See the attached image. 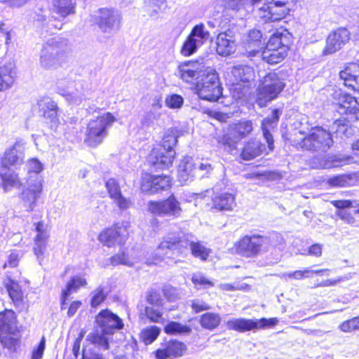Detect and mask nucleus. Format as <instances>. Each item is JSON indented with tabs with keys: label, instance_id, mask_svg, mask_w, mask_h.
<instances>
[{
	"label": "nucleus",
	"instance_id": "1",
	"mask_svg": "<svg viewBox=\"0 0 359 359\" xmlns=\"http://www.w3.org/2000/svg\"><path fill=\"white\" fill-rule=\"evenodd\" d=\"M25 167L27 176L20 198L26 210L32 212L43 189V179L40 173L43 170V165L39 159L33 158L27 162Z\"/></svg>",
	"mask_w": 359,
	"mask_h": 359
},
{
	"label": "nucleus",
	"instance_id": "2",
	"mask_svg": "<svg viewBox=\"0 0 359 359\" xmlns=\"http://www.w3.org/2000/svg\"><path fill=\"white\" fill-rule=\"evenodd\" d=\"M116 121L110 112L91 118L88 123L84 142L90 147L100 145L108 135V130Z\"/></svg>",
	"mask_w": 359,
	"mask_h": 359
},
{
	"label": "nucleus",
	"instance_id": "3",
	"mask_svg": "<svg viewBox=\"0 0 359 359\" xmlns=\"http://www.w3.org/2000/svg\"><path fill=\"white\" fill-rule=\"evenodd\" d=\"M285 79L279 72H269L263 79L257 88V104L265 107L267 103L276 99L285 87Z\"/></svg>",
	"mask_w": 359,
	"mask_h": 359
},
{
	"label": "nucleus",
	"instance_id": "4",
	"mask_svg": "<svg viewBox=\"0 0 359 359\" xmlns=\"http://www.w3.org/2000/svg\"><path fill=\"white\" fill-rule=\"evenodd\" d=\"M177 142V139L174 134L164 135L161 146L154 149L148 157V162L154 169L163 170L172 165L175 156L173 147Z\"/></svg>",
	"mask_w": 359,
	"mask_h": 359
},
{
	"label": "nucleus",
	"instance_id": "5",
	"mask_svg": "<svg viewBox=\"0 0 359 359\" xmlns=\"http://www.w3.org/2000/svg\"><path fill=\"white\" fill-rule=\"evenodd\" d=\"M332 144L331 133L320 126L312 128L306 136L292 143L298 149L321 151H326Z\"/></svg>",
	"mask_w": 359,
	"mask_h": 359
},
{
	"label": "nucleus",
	"instance_id": "6",
	"mask_svg": "<svg viewBox=\"0 0 359 359\" xmlns=\"http://www.w3.org/2000/svg\"><path fill=\"white\" fill-rule=\"evenodd\" d=\"M67 47V41L51 38L46 41L40 55V65L44 69L56 67L62 61Z\"/></svg>",
	"mask_w": 359,
	"mask_h": 359
},
{
	"label": "nucleus",
	"instance_id": "7",
	"mask_svg": "<svg viewBox=\"0 0 359 359\" xmlns=\"http://www.w3.org/2000/svg\"><path fill=\"white\" fill-rule=\"evenodd\" d=\"M88 83L85 81L69 82L66 88L57 83V93L72 105H79L90 95Z\"/></svg>",
	"mask_w": 359,
	"mask_h": 359
},
{
	"label": "nucleus",
	"instance_id": "8",
	"mask_svg": "<svg viewBox=\"0 0 359 359\" xmlns=\"http://www.w3.org/2000/svg\"><path fill=\"white\" fill-rule=\"evenodd\" d=\"M210 37V32L205 29L204 24L196 25L184 41L180 49V53L184 57L194 55L200 47L209 40Z\"/></svg>",
	"mask_w": 359,
	"mask_h": 359
},
{
	"label": "nucleus",
	"instance_id": "9",
	"mask_svg": "<svg viewBox=\"0 0 359 359\" xmlns=\"http://www.w3.org/2000/svg\"><path fill=\"white\" fill-rule=\"evenodd\" d=\"M278 322L277 318H261L259 320L232 318L226 322V327L229 330L245 332L257 329L271 327L276 325Z\"/></svg>",
	"mask_w": 359,
	"mask_h": 359
},
{
	"label": "nucleus",
	"instance_id": "10",
	"mask_svg": "<svg viewBox=\"0 0 359 359\" xmlns=\"http://www.w3.org/2000/svg\"><path fill=\"white\" fill-rule=\"evenodd\" d=\"M127 226V222H118L102 231L98 236V240L107 247L123 245L128 236Z\"/></svg>",
	"mask_w": 359,
	"mask_h": 359
},
{
	"label": "nucleus",
	"instance_id": "11",
	"mask_svg": "<svg viewBox=\"0 0 359 359\" xmlns=\"http://www.w3.org/2000/svg\"><path fill=\"white\" fill-rule=\"evenodd\" d=\"M180 203L173 194L168 198L157 201H150L148 205L149 211L157 216L180 215L182 209Z\"/></svg>",
	"mask_w": 359,
	"mask_h": 359
},
{
	"label": "nucleus",
	"instance_id": "12",
	"mask_svg": "<svg viewBox=\"0 0 359 359\" xmlns=\"http://www.w3.org/2000/svg\"><path fill=\"white\" fill-rule=\"evenodd\" d=\"M267 36L260 29H250L243 39V48L248 57H255L261 53L266 44Z\"/></svg>",
	"mask_w": 359,
	"mask_h": 359
},
{
	"label": "nucleus",
	"instance_id": "13",
	"mask_svg": "<svg viewBox=\"0 0 359 359\" xmlns=\"http://www.w3.org/2000/svg\"><path fill=\"white\" fill-rule=\"evenodd\" d=\"M171 179L168 175L145 174L142 177L141 190L147 194H158L170 187Z\"/></svg>",
	"mask_w": 359,
	"mask_h": 359
},
{
	"label": "nucleus",
	"instance_id": "14",
	"mask_svg": "<svg viewBox=\"0 0 359 359\" xmlns=\"http://www.w3.org/2000/svg\"><path fill=\"white\" fill-rule=\"evenodd\" d=\"M350 34V32L344 27L331 32L326 39L323 54L331 55L341 50L349 41Z\"/></svg>",
	"mask_w": 359,
	"mask_h": 359
},
{
	"label": "nucleus",
	"instance_id": "15",
	"mask_svg": "<svg viewBox=\"0 0 359 359\" xmlns=\"http://www.w3.org/2000/svg\"><path fill=\"white\" fill-rule=\"evenodd\" d=\"M121 16L117 10L102 8L97 24L103 33L113 34L121 27Z\"/></svg>",
	"mask_w": 359,
	"mask_h": 359
},
{
	"label": "nucleus",
	"instance_id": "16",
	"mask_svg": "<svg viewBox=\"0 0 359 359\" xmlns=\"http://www.w3.org/2000/svg\"><path fill=\"white\" fill-rule=\"evenodd\" d=\"M95 320L103 334H112L116 330L123 327L122 320L107 309L101 311L96 316Z\"/></svg>",
	"mask_w": 359,
	"mask_h": 359
},
{
	"label": "nucleus",
	"instance_id": "17",
	"mask_svg": "<svg viewBox=\"0 0 359 359\" xmlns=\"http://www.w3.org/2000/svg\"><path fill=\"white\" fill-rule=\"evenodd\" d=\"M282 114L283 107L276 108L272 110L270 115L267 116L262 121V134L267 143L269 151H272L274 149L273 137L271 133V129L276 127Z\"/></svg>",
	"mask_w": 359,
	"mask_h": 359
},
{
	"label": "nucleus",
	"instance_id": "18",
	"mask_svg": "<svg viewBox=\"0 0 359 359\" xmlns=\"http://www.w3.org/2000/svg\"><path fill=\"white\" fill-rule=\"evenodd\" d=\"M201 64L188 60L179 64L175 74L186 83H194L201 76Z\"/></svg>",
	"mask_w": 359,
	"mask_h": 359
},
{
	"label": "nucleus",
	"instance_id": "19",
	"mask_svg": "<svg viewBox=\"0 0 359 359\" xmlns=\"http://www.w3.org/2000/svg\"><path fill=\"white\" fill-rule=\"evenodd\" d=\"M278 234L276 232L270 233L269 236H262L258 233L245 235L236 242L234 247H262V245H273V241L278 238Z\"/></svg>",
	"mask_w": 359,
	"mask_h": 359
},
{
	"label": "nucleus",
	"instance_id": "20",
	"mask_svg": "<svg viewBox=\"0 0 359 359\" xmlns=\"http://www.w3.org/2000/svg\"><path fill=\"white\" fill-rule=\"evenodd\" d=\"M336 110L341 114H346L348 118L352 121H359V103L348 94L340 95V102Z\"/></svg>",
	"mask_w": 359,
	"mask_h": 359
},
{
	"label": "nucleus",
	"instance_id": "21",
	"mask_svg": "<svg viewBox=\"0 0 359 359\" xmlns=\"http://www.w3.org/2000/svg\"><path fill=\"white\" fill-rule=\"evenodd\" d=\"M351 159L350 156L327 155L315 157L312 161V165L317 169H330L346 165Z\"/></svg>",
	"mask_w": 359,
	"mask_h": 359
},
{
	"label": "nucleus",
	"instance_id": "22",
	"mask_svg": "<svg viewBox=\"0 0 359 359\" xmlns=\"http://www.w3.org/2000/svg\"><path fill=\"white\" fill-rule=\"evenodd\" d=\"M105 187L110 198L121 210H126L132 205L130 198L123 196L119 184L115 179H109L105 183Z\"/></svg>",
	"mask_w": 359,
	"mask_h": 359
},
{
	"label": "nucleus",
	"instance_id": "23",
	"mask_svg": "<svg viewBox=\"0 0 359 359\" xmlns=\"http://www.w3.org/2000/svg\"><path fill=\"white\" fill-rule=\"evenodd\" d=\"M25 143L17 141L15 144L7 149L1 160L2 166L7 168L10 165H18L22 163L25 157Z\"/></svg>",
	"mask_w": 359,
	"mask_h": 359
},
{
	"label": "nucleus",
	"instance_id": "24",
	"mask_svg": "<svg viewBox=\"0 0 359 359\" xmlns=\"http://www.w3.org/2000/svg\"><path fill=\"white\" fill-rule=\"evenodd\" d=\"M252 122L251 121H241L237 123L224 137L225 144L231 148H234L235 144L241 139L246 137L252 131Z\"/></svg>",
	"mask_w": 359,
	"mask_h": 359
},
{
	"label": "nucleus",
	"instance_id": "25",
	"mask_svg": "<svg viewBox=\"0 0 359 359\" xmlns=\"http://www.w3.org/2000/svg\"><path fill=\"white\" fill-rule=\"evenodd\" d=\"M4 285L16 309L20 311L27 309L28 304L18 283L8 278L4 281Z\"/></svg>",
	"mask_w": 359,
	"mask_h": 359
},
{
	"label": "nucleus",
	"instance_id": "26",
	"mask_svg": "<svg viewBox=\"0 0 359 359\" xmlns=\"http://www.w3.org/2000/svg\"><path fill=\"white\" fill-rule=\"evenodd\" d=\"M217 53L222 56H228L236 51V40L232 32H221L217 37Z\"/></svg>",
	"mask_w": 359,
	"mask_h": 359
},
{
	"label": "nucleus",
	"instance_id": "27",
	"mask_svg": "<svg viewBox=\"0 0 359 359\" xmlns=\"http://www.w3.org/2000/svg\"><path fill=\"white\" fill-rule=\"evenodd\" d=\"M197 172L196 163L191 157L184 158L178 167V181L182 184L191 182Z\"/></svg>",
	"mask_w": 359,
	"mask_h": 359
},
{
	"label": "nucleus",
	"instance_id": "28",
	"mask_svg": "<svg viewBox=\"0 0 359 359\" xmlns=\"http://www.w3.org/2000/svg\"><path fill=\"white\" fill-rule=\"evenodd\" d=\"M267 153L265 144H262L259 140L254 138L250 139L244 144L241 157L245 161H250Z\"/></svg>",
	"mask_w": 359,
	"mask_h": 359
},
{
	"label": "nucleus",
	"instance_id": "29",
	"mask_svg": "<svg viewBox=\"0 0 359 359\" xmlns=\"http://www.w3.org/2000/svg\"><path fill=\"white\" fill-rule=\"evenodd\" d=\"M38 105L41 115L45 118L50 120L51 127L55 126L58 121L57 103L47 97L39 100Z\"/></svg>",
	"mask_w": 359,
	"mask_h": 359
},
{
	"label": "nucleus",
	"instance_id": "30",
	"mask_svg": "<svg viewBox=\"0 0 359 359\" xmlns=\"http://www.w3.org/2000/svg\"><path fill=\"white\" fill-rule=\"evenodd\" d=\"M198 95L201 100L210 102H215L222 95V88L221 84H205L198 83L197 86Z\"/></svg>",
	"mask_w": 359,
	"mask_h": 359
},
{
	"label": "nucleus",
	"instance_id": "31",
	"mask_svg": "<svg viewBox=\"0 0 359 359\" xmlns=\"http://www.w3.org/2000/svg\"><path fill=\"white\" fill-rule=\"evenodd\" d=\"M185 345L177 341H170L165 344L164 348L158 349L156 352V359H168L182 355Z\"/></svg>",
	"mask_w": 359,
	"mask_h": 359
},
{
	"label": "nucleus",
	"instance_id": "32",
	"mask_svg": "<svg viewBox=\"0 0 359 359\" xmlns=\"http://www.w3.org/2000/svg\"><path fill=\"white\" fill-rule=\"evenodd\" d=\"M331 203L338 209L337 212V216L348 224H354L355 219L353 217V212H352V209L350 208L353 206V202L351 201L336 200L332 201Z\"/></svg>",
	"mask_w": 359,
	"mask_h": 359
},
{
	"label": "nucleus",
	"instance_id": "33",
	"mask_svg": "<svg viewBox=\"0 0 359 359\" xmlns=\"http://www.w3.org/2000/svg\"><path fill=\"white\" fill-rule=\"evenodd\" d=\"M291 35L289 32L276 30L269 38L268 42L265 44L267 48L278 49L281 47L286 46V49L289 50L290 44Z\"/></svg>",
	"mask_w": 359,
	"mask_h": 359
},
{
	"label": "nucleus",
	"instance_id": "34",
	"mask_svg": "<svg viewBox=\"0 0 359 359\" xmlns=\"http://www.w3.org/2000/svg\"><path fill=\"white\" fill-rule=\"evenodd\" d=\"M15 78V65L7 62L0 67V91L10 88Z\"/></svg>",
	"mask_w": 359,
	"mask_h": 359
},
{
	"label": "nucleus",
	"instance_id": "35",
	"mask_svg": "<svg viewBox=\"0 0 359 359\" xmlns=\"http://www.w3.org/2000/svg\"><path fill=\"white\" fill-rule=\"evenodd\" d=\"M231 74L237 83H249L255 79V71L252 67L247 65H237L232 67Z\"/></svg>",
	"mask_w": 359,
	"mask_h": 359
},
{
	"label": "nucleus",
	"instance_id": "36",
	"mask_svg": "<svg viewBox=\"0 0 359 359\" xmlns=\"http://www.w3.org/2000/svg\"><path fill=\"white\" fill-rule=\"evenodd\" d=\"M235 206V198L231 194L223 193L217 194L212 198V208L217 210H231Z\"/></svg>",
	"mask_w": 359,
	"mask_h": 359
},
{
	"label": "nucleus",
	"instance_id": "37",
	"mask_svg": "<svg viewBox=\"0 0 359 359\" xmlns=\"http://www.w3.org/2000/svg\"><path fill=\"white\" fill-rule=\"evenodd\" d=\"M355 65L346 67L339 72V78L344 81V85L355 91H359V75L353 74V69L356 68Z\"/></svg>",
	"mask_w": 359,
	"mask_h": 359
},
{
	"label": "nucleus",
	"instance_id": "38",
	"mask_svg": "<svg viewBox=\"0 0 359 359\" xmlns=\"http://www.w3.org/2000/svg\"><path fill=\"white\" fill-rule=\"evenodd\" d=\"M288 50L286 46L278 49L267 48L265 47L262 53V58L267 63L275 65L280 62L286 57Z\"/></svg>",
	"mask_w": 359,
	"mask_h": 359
},
{
	"label": "nucleus",
	"instance_id": "39",
	"mask_svg": "<svg viewBox=\"0 0 359 359\" xmlns=\"http://www.w3.org/2000/svg\"><path fill=\"white\" fill-rule=\"evenodd\" d=\"M356 180V175L355 173L344 174L330 177L327 180V184L332 187H344L353 185Z\"/></svg>",
	"mask_w": 359,
	"mask_h": 359
},
{
	"label": "nucleus",
	"instance_id": "40",
	"mask_svg": "<svg viewBox=\"0 0 359 359\" xmlns=\"http://www.w3.org/2000/svg\"><path fill=\"white\" fill-rule=\"evenodd\" d=\"M86 285V281L84 278L79 276H76L72 278V279L67 283L66 288L62 291V306L61 309H65V301L67 297L72 293L76 292L81 286Z\"/></svg>",
	"mask_w": 359,
	"mask_h": 359
},
{
	"label": "nucleus",
	"instance_id": "41",
	"mask_svg": "<svg viewBox=\"0 0 359 359\" xmlns=\"http://www.w3.org/2000/svg\"><path fill=\"white\" fill-rule=\"evenodd\" d=\"M75 2L73 0H54L53 11L62 18L74 13Z\"/></svg>",
	"mask_w": 359,
	"mask_h": 359
},
{
	"label": "nucleus",
	"instance_id": "42",
	"mask_svg": "<svg viewBox=\"0 0 359 359\" xmlns=\"http://www.w3.org/2000/svg\"><path fill=\"white\" fill-rule=\"evenodd\" d=\"M3 188L5 191H9L14 187H20L23 185L19 178L18 174L11 170L1 174Z\"/></svg>",
	"mask_w": 359,
	"mask_h": 359
},
{
	"label": "nucleus",
	"instance_id": "43",
	"mask_svg": "<svg viewBox=\"0 0 359 359\" xmlns=\"http://www.w3.org/2000/svg\"><path fill=\"white\" fill-rule=\"evenodd\" d=\"M166 242L168 243H170L175 245L176 243H179V247H203L198 241H195L194 240H189L185 238L184 234L180 231L179 235L177 234H170L167 237Z\"/></svg>",
	"mask_w": 359,
	"mask_h": 359
},
{
	"label": "nucleus",
	"instance_id": "44",
	"mask_svg": "<svg viewBox=\"0 0 359 359\" xmlns=\"http://www.w3.org/2000/svg\"><path fill=\"white\" fill-rule=\"evenodd\" d=\"M221 323V318L218 313H205L201 316L200 324L207 330H212L217 327Z\"/></svg>",
	"mask_w": 359,
	"mask_h": 359
},
{
	"label": "nucleus",
	"instance_id": "45",
	"mask_svg": "<svg viewBox=\"0 0 359 359\" xmlns=\"http://www.w3.org/2000/svg\"><path fill=\"white\" fill-rule=\"evenodd\" d=\"M105 335L107 334H103L102 332H93L88 334L87 340L101 349L107 350L109 348V339Z\"/></svg>",
	"mask_w": 359,
	"mask_h": 359
},
{
	"label": "nucleus",
	"instance_id": "46",
	"mask_svg": "<svg viewBox=\"0 0 359 359\" xmlns=\"http://www.w3.org/2000/svg\"><path fill=\"white\" fill-rule=\"evenodd\" d=\"M353 121L352 120L348 118V117L337 119L333 122L332 125V130L333 132L337 133L339 135H344L348 136L351 134L348 131L350 129V122Z\"/></svg>",
	"mask_w": 359,
	"mask_h": 359
},
{
	"label": "nucleus",
	"instance_id": "47",
	"mask_svg": "<svg viewBox=\"0 0 359 359\" xmlns=\"http://www.w3.org/2000/svg\"><path fill=\"white\" fill-rule=\"evenodd\" d=\"M112 265L123 264L131 266L134 264V258L128 251L123 250L111 257Z\"/></svg>",
	"mask_w": 359,
	"mask_h": 359
},
{
	"label": "nucleus",
	"instance_id": "48",
	"mask_svg": "<svg viewBox=\"0 0 359 359\" xmlns=\"http://www.w3.org/2000/svg\"><path fill=\"white\" fill-rule=\"evenodd\" d=\"M108 293L109 291L102 285H99L98 287L91 293V306L93 308L98 306L106 299Z\"/></svg>",
	"mask_w": 359,
	"mask_h": 359
},
{
	"label": "nucleus",
	"instance_id": "49",
	"mask_svg": "<svg viewBox=\"0 0 359 359\" xmlns=\"http://www.w3.org/2000/svg\"><path fill=\"white\" fill-rule=\"evenodd\" d=\"M165 3V0H144V7L149 15L151 17H154L158 14Z\"/></svg>",
	"mask_w": 359,
	"mask_h": 359
},
{
	"label": "nucleus",
	"instance_id": "50",
	"mask_svg": "<svg viewBox=\"0 0 359 359\" xmlns=\"http://www.w3.org/2000/svg\"><path fill=\"white\" fill-rule=\"evenodd\" d=\"M159 334L160 328L156 326H152L143 330L141 333V337L144 344H150L157 338Z\"/></svg>",
	"mask_w": 359,
	"mask_h": 359
},
{
	"label": "nucleus",
	"instance_id": "51",
	"mask_svg": "<svg viewBox=\"0 0 359 359\" xmlns=\"http://www.w3.org/2000/svg\"><path fill=\"white\" fill-rule=\"evenodd\" d=\"M201 82L200 83H205V84H210L213 83L215 85L216 84H220L219 79V75L217 72L211 68L206 69L203 73H201Z\"/></svg>",
	"mask_w": 359,
	"mask_h": 359
},
{
	"label": "nucleus",
	"instance_id": "52",
	"mask_svg": "<svg viewBox=\"0 0 359 359\" xmlns=\"http://www.w3.org/2000/svg\"><path fill=\"white\" fill-rule=\"evenodd\" d=\"M165 332L171 334H187L191 332V329L188 326L179 323L170 322L165 327Z\"/></svg>",
	"mask_w": 359,
	"mask_h": 359
},
{
	"label": "nucleus",
	"instance_id": "53",
	"mask_svg": "<svg viewBox=\"0 0 359 359\" xmlns=\"http://www.w3.org/2000/svg\"><path fill=\"white\" fill-rule=\"evenodd\" d=\"M257 18H259L260 21H262L264 23H268L269 22H273V18H271L270 15L271 13L270 11L269 6L268 2H264L263 6L258 7L256 13Z\"/></svg>",
	"mask_w": 359,
	"mask_h": 359
},
{
	"label": "nucleus",
	"instance_id": "54",
	"mask_svg": "<svg viewBox=\"0 0 359 359\" xmlns=\"http://www.w3.org/2000/svg\"><path fill=\"white\" fill-rule=\"evenodd\" d=\"M248 1V0H227L225 4V7L232 11H240L244 9L250 12L247 6Z\"/></svg>",
	"mask_w": 359,
	"mask_h": 359
},
{
	"label": "nucleus",
	"instance_id": "55",
	"mask_svg": "<svg viewBox=\"0 0 359 359\" xmlns=\"http://www.w3.org/2000/svg\"><path fill=\"white\" fill-rule=\"evenodd\" d=\"M14 313L12 311H6L0 313V330L1 332H8L11 328L10 324L14 318Z\"/></svg>",
	"mask_w": 359,
	"mask_h": 359
},
{
	"label": "nucleus",
	"instance_id": "56",
	"mask_svg": "<svg viewBox=\"0 0 359 359\" xmlns=\"http://www.w3.org/2000/svg\"><path fill=\"white\" fill-rule=\"evenodd\" d=\"M339 328L344 332H350L353 330H359V316L343 322L339 325Z\"/></svg>",
	"mask_w": 359,
	"mask_h": 359
},
{
	"label": "nucleus",
	"instance_id": "57",
	"mask_svg": "<svg viewBox=\"0 0 359 359\" xmlns=\"http://www.w3.org/2000/svg\"><path fill=\"white\" fill-rule=\"evenodd\" d=\"M165 102L170 109H180L184 103V98L178 94H172L166 97Z\"/></svg>",
	"mask_w": 359,
	"mask_h": 359
},
{
	"label": "nucleus",
	"instance_id": "58",
	"mask_svg": "<svg viewBox=\"0 0 359 359\" xmlns=\"http://www.w3.org/2000/svg\"><path fill=\"white\" fill-rule=\"evenodd\" d=\"M191 280L198 288H209L213 286V283L201 273L194 274Z\"/></svg>",
	"mask_w": 359,
	"mask_h": 359
},
{
	"label": "nucleus",
	"instance_id": "59",
	"mask_svg": "<svg viewBox=\"0 0 359 359\" xmlns=\"http://www.w3.org/2000/svg\"><path fill=\"white\" fill-rule=\"evenodd\" d=\"M145 315L151 321L154 323H161L163 319L161 311L151 306L145 308Z\"/></svg>",
	"mask_w": 359,
	"mask_h": 359
},
{
	"label": "nucleus",
	"instance_id": "60",
	"mask_svg": "<svg viewBox=\"0 0 359 359\" xmlns=\"http://www.w3.org/2000/svg\"><path fill=\"white\" fill-rule=\"evenodd\" d=\"M190 302L191 307L196 313L210 309V306L207 303L199 299H193Z\"/></svg>",
	"mask_w": 359,
	"mask_h": 359
},
{
	"label": "nucleus",
	"instance_id": "61",
	"mask_svg": "<svg viewBox=\"0 0 359 359\" xmlns=\"http://www.w3.org/2000/svg\"><path fill=\"white\" fill-rule=\"evenodd\" d=\"M35 229L37 232L36 241L41 242L46 238V225L43 222H39L35 224Z\"/></svg>",
	"mask_w": 359,
	"mask_h": 359
},
{
	"label": "nucleus",
	"instance_id": "62",
	"mask_svg": "<svg viewBox=\"0 0 359 359\" xmlns=\"http://www.w3.org/2000/svg\"><path fill=\"white\" fill-rule=\"evenodd\" d=\"M165 297L170 302H174L180 298V294L178 290L175 287L168 286L163 290Z\"/></svg>",
	"mask_w": 359,
	"mask_h": 359
},
{
	"label": "nucleus",
	"instance_id": "63",
	"mask_svg": "<svg viewBox=\"0 0 359 359\" xmlns=\"http://www.w3.org/2000/svg\"><path fill=\"white\" fill-rule=\"evenodd\" d=\"M147 302L151 305L162 306V299L160 294L156 291L151 290L148 293Z\"/></svg>",
	"mask_w": 359,
	"mask_h": 359
},
{
	"label": "nucleus",
	"instance_id": "64",
	"mask_svg": "<svg viewBox=\"0 0 359 359\" xmlns=\"http://www.w3.org/2000/svg\"><path fill=\"white\" fill-rule=\"evenodd\" d=\"M161 116V113L156 110L151 109L147 111L144 117L143 123L145 125H149L154 120H157Z\"/></svg>",
	"mask_w": 359,
	"mask_h": 359
}]
</instances>
